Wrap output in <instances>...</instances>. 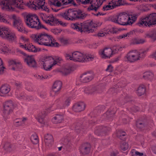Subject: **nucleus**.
I'll return each mask as SVG.
<instances>
[{
  "label": "nucleus",
  "instance_id": "1",
  "mask_svg": "<svg viewBox=\"0 0 156 156\" xmlns=\"http://www.w3.org/2000/svg\"><path fill=\"white\" fill-rule=\"evenodd\" d=\"M31 37L35 42L39 45L51 47H58L59 45L51 36L46 33L33 34Z\"/></svg>",
  "mask_w": 156,
  "mask_h": 156
},
{
  "label": "nucleus",
  "instance_id": "2",
  "mask_svg": "<svg viewBox=\"0 0 156 156\" xmlns=\"http://www.w3.org/2000/svg\"><path fill=\"white\" fill-rule=\"evenodd\" d=\"M136 15H131L126 12L119 13L112 18V21L122 25H132L136 20Z\"/></svg>",
  "mask_w": 156,
  "mask_h": 156
},
{
  "label": "nucleus",
  "instance_id": "3",
  "mask_svg": "<svg viewBox=\"0 0 156 156\" xmlns=\"http://www.w3.org/2000/svg\"><path fill=\"white\" fill-rule=\"evenodd\" d=\"M0 5L2 9L8 11H16V8L24 9V4L22 0H0Z\"/></svg>",
  "mask_w": 156,
  "mask_h": 156
},
{
  "label": "nucleus",
  "instance_id": "4",
  "mask_svg": "<svg viewBox=\"0 0 156 156\" xmlns=\"http://www.w3.org/2000/svg\"><path fill=\"white\" fill-rule=\"evenodd\" d=\"M66 59L73 60L75 62H85L92 61L94 56L91 55H84L82 53L78 51H75L71 54L66 53L65 55Z\"/></svg>",
  "mask_w": 156,
  "mask_h": 156
},
{
  "label": "nucleus",
  "instance_id": "5",
  "mask_svg": "<svg viewBox=\"0 0 156 156\" xmlns=\"http://www.w3.org/2000/svg\"><path fill=\"white\" fill-rule=\"evenodd\" d=\"M71 27L73 29L80 32H84L89 33L94 31L93 28L95 27V26L92 21H88L83 23L76 22L72 24Z\"/></svg>",
  "mask_w": 156,
  "mask_h": 156
},
{
  "label": "nucleus",
  "instance_id": "6",
  "mask_svg": "<svg viewBox=\"0 0 156 156\" xmlns=\"http://www.w3.org/2000/svg\"><path fill=\"white\" fill-rule=\"evenodd\" d=\"M25 19L27 25L30 28H35L37 29L44 28L36 15L28 14L25 17Z\"/></svg>",
  "mask_w": 156,
  "mask_h": 156
},
{
  "label": "nucleus",
  "instance_id": "7",
  "mask_svg": "<svg viewBox=\"0 0 156 156\" xmlns=\"http://www.w3.org/2000/svg\"><path fill=\"white\" fill-rule=\"evenodd\" d=\"M145 50H133L130 51L125 57V60L133 62L143 58L146 52Z\"/></svg>",
  "mask_w": 156,
  "mask_h": 156
},
{
  "label": "nucleus",
  "instance_id": "8",
  "mask_svg": "<svg viewBox=\"0 0 156 156\" xmlns=\"http://www.w3.org/2000/svg\"><path fill=\"white\" fill-rule=\"evenodd\" d=\"M62 60L61 58L59 57L53 58L47 56L44 57L40 64L43 66V68H51L56 64L60 63Z\"/></svg>",
  "mask_w": 156,
  "mask_h": 156
},
{
  "label": "nucleus",
  "instance_id": "9",
  "mask_svg": "<svg viewBox=\"0 0 156 156\" xmlns=\"http://www.w3.org/2000/svg\"><path fill=\"white\" fill-rule=\"evenodd\" d=\"M156 24V13H152L149 16L141 17L138 23L140 27H146Z\"/></svg>",
  "mask_w": 156,
  "mask_h": 156
},
{
  "label": "nucleus",
  "instance_id": "10",
  "mask_svg": "<svg viewBox=\"0 0 156 156\" xmlns=\"http://www.w3.org/2000/svg\"><path fill=\"white\" fill-rule=\"evenodd\" d=\"M0 37L11 42L15 41L16 39L15 33L10 31L9 28L5 26H0Z\"/></svg>",
  "mask_w": 156,
  "mask_h": 156
},
{
  "label": "nucleus",
  "instance_id": "11",
  "mask_svg": "<svg viewBox=\"0 0 156 156\" xmlns=\"http://www.w3.org/2000/svg\"><path fill=\"white\" fill-rule=\"evenodd\" d=\"M44 0H34L33 2L28 3L29 7L33 10L39 9L49 12V9L45 5Z\"/></svg>",
  "mask_w": 156,
  "mask_h": 156
},
{
  "label": "nucleus",
  "instance_id": "12",
  "mask_svg": "<svg viewBox=\"0 0 156 156\" xmlns=\"http://www.w3.org/2000/svg\"><path fill=\"white\" fill-rule=\"evenodd\" d=\"M9 18L13 20V27L19 32L27 33V31L23 25L21 18L18 16L12 14L9 16Z\"/></svg>",
  "mask_w": 156,
  "mask_h": 156
},
{
  "label": "nucleus",
  "instance_id": "13",
  "mask_svg": "<svg viewBox=\"0 0 156 156\" xmlns=\"http://www.w3.org/2000/svg\"><path fill=\"white\" fill-rule=\"evenodd\" d=\"M79 2H81L83 4L90 3V5L87 8L88 11H94L97 12L103 2L106 0H76Z\"/></svg>",
  "mask_w": 156,
  "mask_h": 156
},
{
  "label": "nucleus",
  "instance_id": "14",
  "mask_svg": "<svg viewBox=\"0 0 156 156\" xmlns=\"http://www.w3.org/2000/svg\"><path fill=\"white\" fill-rule=\"evenodd\" d=\"M71 100L70 98H68L64 99L62 102H61L59 99H57L55 101L54 104L46 110L47 113L50 112L51 111H53L56 109V107L57 108H64L68 107L70 103Z\"/></svg>",
  "mask_w": 156,
  "mask_h": 156
},
{
  "label": "nucleus",
  "instance_id": "15",
  "mask_svg": "<svg viewBox=\"0 0 156 156\" xmlns=\"http://www.w3.org/2000/svg\"><path fill=\"white\" fill-rule=\"evenodd\" d=\"M20 40L23 42V44L21 43L19 44V46L29 52H37L39 51L38 49L32 44L30 43L29 39L27 38L21 36L20 38Z\"/></svg>",
  "mask_w": 156,
  "mask_h": 156
},
{
  "label": "nucleus",
  "instance_id": "16",
  "mask_svg": "<svg viewBox=\"0 0 156 156\" xmlns=\"http://www.w3.org/2000/svg\"><path fill=\"white\" fill-rule=\"evenodd\" d=\"M69 20H73L76 19H83L86 17V14L81 10H75L69 9Z\"/></svg>",
  "mask_w": 156,
  "mask_h": 156
},
{
  "label": "nucleus",
  "instance_id": "17",
  "mask_svg": "<svg viewBox=\"0 0 156 156\" xmlns=\"http://www.w3.org/2000/svg\"><path fill=\"white\" fill-rule=\"evenodd\" d=\"M16 51L25 56L24 57L25 61L30 67H36L37 63L33 56L27 55L19 49H17Z\"/></svg>",
  "mask_w": 156,
  "mask_h": 156
},
{
  "label": "nucleus",
  "instance_id": "18",
  "mask_svg": "<svg viewBox=\"0 0 156 156\" xmlns=\"http://www.w3.org/2000/svg\"><path fill=\"white\" fill-rule=\"evenodd\" d=\"M93 78V74L88 72H85L81 74L79 78L76 80V84L79 85L81 83H87L90 82Z\"/></svg>",
  "mask_w": 156,
  "mask_h": 156
},
{
  "label": "nucleus",
  "instance_id": "19",
  "mask_svg": "<svg viewBox=\"0 0 156 156\" xmlns=\"http://www.w3.org/2000/svg\"><path fill=\"white\" fill-rule=\"evenodd\" d=\"M122 5L121 0H112L108 4L105 5L103 7L102 10L104 11L112 10Z\"/></svg>",
  "mask_w": 156,
  "mask_h": 156
},
{
  "label": "nucleus",
  "instance_id": "20",
  "mask_svg": "<svg viewBox=\"0 0 156 156\" xmlns=\"http://www.w3.org/2000/svg\"><path fill=\"white\" fill-rule=\"evenodd\" d=\"M45 22L51 26H55L59 24L64 26L66 24L61 21L56 19L53 15L51 14L47 16Z\"/></svg>",
  "mask_w": 156,
  "mask_h": 156
},
{
  "label": "nucleus",
  "instance_id": "21",
  "mask_svg": "<svg viewBox=\"0 0 156 156\" xmlns=\"http://www.w3.org/2000/svg\"><path fill=\"white\" fill-rule=\"evenodd\" d=\"M16 105H13L12 101H9L5 102L4 105L3 117L10 114L13 108H16Z\"/></svg>",
  "mask_w": 156,
  "mask_h": 156
},
{
  "label": "nucleus",
  "instance_id": "22",
  "mask_svg": "<svg viewBox=\"0 0 156 156\" xmlns=\"http://www.w3.org/2000/svg\"><path fill=\"white\" fill-rule=\"evenodd\" d=\"M109 127L100 126L97 127L94 131V133L98 136L105 135L106 133L111 130Z\"/></svg>",
  "mask_w": 156,
  "mask_h": 156
},
{
  "label": "nucleus",
  "instance_id": "23",
  "mask_svg": "<svg viewBox=\"0 0 156 156\" xmlns=\"http://www.w3.org/2000/svg\"><path fill=\"white\" fill-rule=\"evenodd\" d=\"M104 87H100V86L91 87H86L84 88V92L88 94H94L97 93H101Z\"/></svg>",
  "mask_w": 156,
  "mask_h": 156
},
{
  "label": "nucleus",
  "instance_id": "24",
  "mask_svg": "<svg viewBox=\"0 0 156 156\" xmlns=\"http://www.w3.org/2000/svg\"><path fill=\"white\" fill-rule=\"evenodd\" d=\"M100 57L104 58H110L113 54L112 49L110 48H105L103 50H101L99 51Z\"/></svg>",
  "mask_w": 156,
  "mask_h": 156
},
{
  "label": "nucleus",
  "instance_id": "25",
  "mask_svg": "<svg viewBox=\"0 0 156 156\" xmlns=\"http://www.w3.org/2000/svg\"><path fill=\"white\" fill-rule=\"evenodd\" d=\"M51 3L55 6L59 7L62 5H66L72 3L73 0H50Z\"/></svg>",
  "mask_w": 156,
  "mask_h": 156
},
{
  "label": "nucleus",
  "instance_id": "26",
  "mask_svg": "<svg viewBox=\"0 0 156 156\" xmlns=\"http://www.w3.org/2000/svg\"><path fill=\"white\" fill-rule=\"evenodd\" d=\"M115 87L110 88L108 91V93L113 94L115 92H117L119 90H121L122 88L126 86V81L124 80L122 82H120Z\"/></svg>",
  "mask_w": 156,
  "mask_h": 156
},
{
  "label": "nucleus",
  "instance_id": "27",
  "mask_svg": "<svg viewBox=\"0 0 156 156\" xmlns=\"http://www.w3.org/2000/svg\"><path fill=\"white\" fill-rule=\"evenodd\" d=\"M91 146L90 144L86 143L83 144L80 148L81 153L83 154H88L90 151Z\"/></svg>",
  "mask_w": 156,
  "mask_h": 156
},
{
  "label": "nucleus",
  "instance_id": "28",
  "mask_svg": "<svg viewBox=\"0 0 156 156\" xmlns=\"http://www.w3.org/2000/svg\"><path fill=\"white\" fill-rule=\"evenodd\" d=\"M85 105L83 102H80L75 104L73 106V110L76 112L83 111L85 108Z\"/></svg>",
  "mask_w": 156,
  "mask_h": 156
},
{
  "label": "nucleus",
  "instance_id": "29",
  "mask_svg": "<svg viewBox=\"0 0 156 156\" xmlns=\"http://www.w3.org/2000/svg\"><path fill=\"white\" fill-rule=\"evenodd\" d=\"M10 49L8 45L4 42H1L0 46V53H9Z\"/></svg>",
  "mask_w": 156,
  "mask_h": 156
},
{
  "label": "nucleus",
  "instance_id": "30",
  "mask_svg": "<svg viewBox=\"0 0 156 156\" xmlns=\"http://www.w3.org/2000/svg\"><path fill=\"white\" fill-rule=\"evenodd\" d=\"M16 95L17 98L20 100H25L27 101L34 100V98L32 96L27 95L24 93L19 94L17 92H16Z\"/></svg>",
  "mask_w": 156,
  "mask_h": 156
},
{
  "label": "nucleus",
  "instance_id": "31",
  "mask_svg": "<svg viewBox=\"0 0 156 156\" xmlns=\"http://www.w3.org/2000/svg\"><path fill=\"white\" fill-rule=\"evenodd\" d=\"M62 83L60 81H56L53 84L52 90L55 94L59 91L61 89Z\"/></svg>",
  "mask_w": 156,
  "mask_h": 156
},
{
  "label": "nucleus",
  "instance_id": "32",
  "mask_svg": "<svg viewBox=\"0 0 156 156\" xmlns=\"http://www.w3.org/2000/svg\"><path fill=\"white\" fill-rule=\"evenodd\" d=\"M74 70V69H57L54 71V72H60L63 75H67Z\"/></svg>",
  "mask_w": 156,
  "mask_h": 156
},
{
  "label": "nucleus",
  "instance_id": "33",
  "mask_svg": "<svg viewBox=\"0 0 156 156\" xmlns=\"http://www.w3.org/2000/svg\"><path fill=\"white\" fill-rule=\"evenodd\" d=\"M113 28H112V29L105 28L104 29L103 31H100L98 33V35L100 37H104L107 34H110L112 33H113Z\"/></svg>",
  "mask_w": 156,
  "mask_h": 156
},
{
  "label": "nucleus",
  "instance_id": "34",
  "mask_svg": "<svg viewBox=\"0 0 156 156\" xmlns=\"http://www.w3.org/2000/svg\"><path fill=\"white\" fill-rule=\"evenodd\" d=\"M10 90V86L7 84L2 85L0 89V92L4 94H6L8 93Z\"/></svg>",
  "mask_w": 156,
  "mask_h": 156
},
{
  "label": "nucleus",
  "instance_id": "35",
  "mask_svg": "<svg viewBox=\"0 0 156 156\" xmlns=\"http://www.w3.org/2000/svg\"><path fill=\"white\" fill-rule=\"evenodd\" d=\"M44 141L46 145L49 146L53 141L52 136L50 134H47L44 136Z\"/></svg>",
  "mask_w": 156,
  "mask_h": 156
},
{
  "label": "nucleus",
  "instance_id": "36",
  "mask_svg": "<svg viewBox=\"0 0 156 156\" xmlns=\"http://www.w3.org/2000/svg\"><path fill=\"white\" fill-rule=\"evenodd\" d=\"M115 111H112V109H108L105 113L104 114L103 116L105 117V119H109L111 120L112 119L110 118L112 117L115 113Z\"/></svg>",
  "mask_w": 156,
  "mask_h": 156
},
{
  "label": "nucleus",
  "instance_id": "37",
  "mask_svg": "<svg viewBox=\"0 0 156 156\" xmlns=\"http://www.w3.org/2000/svg\"><path fill=\"white\" fill-rule=\"evenodd\" d=\"M115 134V136L121 140H125V138L123 137L126 135V133L125 132L122 131V130H116V134H114V135Z\"/></svg>",
  "mask_w": 156,
  "mask_h": 156
},
{
  "label": "nucleus",
  "instance_id": "38",
  "mask_svg": "<svg viewBox=\"0 0 156 156\" xmlns=\"http://www.w3.org/2000/svg\"><path fill=\"white\" fill-rule=\"evenodd\" d=\"M63 119V117L61 115H56L51 120L52 122L55 124L61 122Z\"/></svg>",
  "mask_w": 156,
  "mask_h": 156
},
{
  "label": "nucleus",
  "instance_id": "39",
  "mask_svg": "<svg viewBox=\"0 0 156 156\" xmlns=\"http://www.w3.org/2000/svg\"><path fill=\"white\" fill-rule=\"evenodd\" d=\"M144 78L146 80H149L151 81L153 80L155 78H154L153 74L151 72H145L143 75Z\"/></svg>",
  "mask_w": 156,
  "mask_h": 156
},
{
  "label": "nucleus",
  "instance_id": "40",
  "mask_svg": "<svg viewBox=\"0 0 156 156\" xmlns=\"http://www.w3.org/2000/svg\"><path fill=\"white\" fill-rule=\"evenodd\" d=\"M9 16L4 13H0V22L9 24V22L7 18L8 17L9 18Z\"/></svg>",
  "mask_w": 156,
  "mask_h": 156
},
{
  "label": "nucleus",
  "instance_id": "41",
  "mask_svg": "<svg viewBox=\"0 0 156 156\" xmlns=\"http://www.w3.org/2000/svg\"><path fill=\"white\" fill-rule=\"evenodd\" d=\"M8 65L9 66H15L17 68L22 67V65L20 62L13 60H10L8 61Z\"/></svg>",
  "mask_w": 156,
  "mask_h": 156
},
{
  "label": "nucleus",
  "instance_id": "42",
  "mask_svg": "<svg viewBox=\"0 0 156 156\" xmlns=\"http://www.w3.org/2000/svg\"><path fill=\"white\" fill-rule=\"evenodd\" d=\"M47 114V113L44 112L41 113V114H39L37 118V120L39 122L43 125H45L44 118Z\"/></svg>",
  "mask_w": 156,
  "mask_h": 156
},
{
  "label": "nucleus",
  "instance_id": "43",
  "mask_svg": "<svg viewBox=\"0 0 156 156\" xmlns=\"http://www.w3.org/2000/svg\"><path fill=\"white\" fill-rule=\"evenodd\" d=\"M145 86L144 85H141L139 87L136 93L138 95L141 96L145 93Z\"/></svg>",
  "mask_w": 156,
  "mask_h": 156
},
{
  "label": "nucleus",
  "instance_id": "44",
  "mask_svg": "<svg viewBox=\"0 0 156 156\" xmlns=\"http://www.w3.org/2000/svg\"><path fill=\"white\" fill-rule=\"evenodd\" d=\"M69 9L66 10L64 12L62 13L61 14V16L63 17L65 19L68 20H69L70 18L69 17Z\"/></svg>",
  "mask_w": 156,
  "mask_h": 156
},
{
  "label": "nucleus",
  "instance_id": "45",
  "mask_svg": "<svg viewBox=\"0 0 156 156\" xmlns=\"http://www.w3.org/2000/svg\"><path fill=\"white\" fill-rule=\"evenodd\" d=\"M31 140L34 144H37L38 143L39 140L38 136L36 134L32 135L31 137Z\"/></svg>",
  "mask_w": 156,
  "mask_h": 156
},
{
  "label": "nucleus",
  "instance_id": "46",
  "mask_svg": "<svg viewBox=\"0 0 156 156\" xmlns=\"http://www.w3.org/2000/svg\"><path fill=\"white\" fill-rule=\"evenodd\" d=\"M145 40L143 39L135 38L133 40V43L135 44H143L145 42Z\"/></svg>",
  "mask_w": 156,
  "mask_h": 156
},
{
  "label": "nucleus",
  "instance_id": "47",
  "mask_svg": "<svg viewBox=\"0 0 156 156\" xmlns=\"http://www.w3.org/2000/svg\"><path fill=\"white\" fill-rule=\"evenodd\" d=\"M11 83L13 84H14L16 86V88L18 90L21 89L22 87L21 83L18 81L13 80L11 81Z\"/></svg>",
  "mask_w": 156,
  "mask_h": 156
},
{
  "label": "nucleus",
  "instance_id": "48",
  "mask_svg": "<svg viewBox=\"0 0 156 156\" xmlns=\"http://www.w3.org/2000/svg\"><path fill=\"white\" fill-rule=\"evenodd\" d=\"M25 86V88L27 90L29 91H32L34 90V87L31 83H26Z\"/></svg>",
  "mask_w": 156,
  "mask_h": 156
},
{
  "label": "nucleus",
  "instance_id": "49",
  "mask_svg": "<svg viewBox=\"0 0 156 156\" xmlns=\"http://www.w3.org/2000/svg\"><path fill=\"white\" fill-rule=\"evenodd\" d=\"M147 36L151 38L154 40H156V30H154L147 34Z\"/></svg>",
  "mask_w": 156,
  "mask_h": 156
},
{
  "label": "nucleus",
  "instance_id": "50",
  "mask_svg": "<svg viewBox=\"0 0 156 156\" xmlns=\"http://www.w3.org/2000/svg\"><path fill=\"white\" fill-rule=\"evenodd\" d=\"M26 119L27 118H23L22 119H17L15 122V123H19L18 124H17V125H20L24 123Z\"/></svg>",
  "mask_w": 156,
  "mask_h": 156
},
{
  "label": "nucleus",
  "instance_id": "51",
  "mask_svg": "<svg viewBox=\"0 0 156 156\" xmlns=\"http://www.w3.org/2000/svg\"><path fill=\"white\" fill-rule=\"evenodd\" d=\"M122 47L118 45L114 47L112 49L113 54L117 53L119 51H122Z\"/></svg>",
  "mask_w": 156,
  "mask_h": 156
},
{
  "label": "nucleus",
  "instance_id": "52",
  "mask_svg": "<svg viewBox=\"0 0 156 156\" xmlns=\"http://www.w3.org/2000/svg\"><path fill=\"white\" fill-rule=\"evenodd\" d=\"M120 148L123 151H126L128 148V144L127 143L123 142L120 145Z\"/></svg>",
  "mask_w": 156,
  "mask_h": 156
},
{
  "label": "nucleus",
  "instance_id": "53",
  "mask_svg": "<svg viewBox=\"0 0 156 156\" xmlns=\"http://www.w3.org/2000/svg\"><path fill=\"white\" fill-rule=\"evenodd\" d=\"M131 152L133 155H135L136 156H142L143 155V153L139 152L134 149L132 150L131 151Z\"/></svg>",
  "mask_w": 156,
  "mask_h": 156
},
{
  "label": "nucleus",
  "instance_id": "54",
  "mask_svg": "<svg viewBox=\"0 0 156 156\" xmlns=\"http://www.w3.org/2000/svg\"><path fill=\"white\" fill-rule=\"evenodd\" d=\"M60 41L61 44L63 45H66L69 43L68 40L64 38H60Z\"/></svg>",
  "mask_w": 156,
  "mask_h": 156
},
{
  "label": "nucleus",
  "instance_id": "55",
  "mask_svg": "<svg viewBox=\"0 0 156 156\" xmlns=\"http://www.w3.org/2000/svg\"><path fill=\"white\" fill-rule=\"evenodd\" d=\"M132 32H130L127 33L126 34H124L122 35H121L119 36L118 38L119 39H121L122 38H125L126 37H129V35H130L131 34Z\"/></svg>",
  "mask_w": 156,
  "mask_h": 156
},
{
  "label": "nucleus",
  "instance_id": "56",
  "mask_svg": "<svg viewBox=\"0 0 156 156\" xmlns=\"http://www.w3.org/2000/svg\"><path fill=\"white\" fill-rule=\"evenodd\" d=\"M11 145L9 144H5L4 146V148L7 151H9L10 149L11 148Z\"/></svg>",
  "mask_w": 156,
  "mask_h": 156
},
{
  "label": "nucleus",
  "instance_id": "57",
  "mask_svg": "<svg viewBox=\"0 0 156 156\" xmlns=\"http://www.w3.org/2000/svg\"><path fill=\"white\" fill-rule=\"evenodd\" d=\"M136 124L137 127L140 129L142 128L144 126V124L139 122H136Z\"/></svg>",
  "mask_w": 156,
  "mask_h": 156
},
{
  "label": "nucleus",
  "instance_id": "58",
  "mask_svg": "<svg viewBox=\"0 0 156 156\" xmlns=\"http://www.w3.org/2000/svg\"><path fill=\"white\" fill-rule=\"evenodd\" d=\"M39 96L41 98H44L46 96V93L45 91H41L38 94Z\"/></svg>",
  "mask_w": 156,
  "mask_h": 156
},
{
  "label": "nucleus",
  "instance_id": "59",
  "mask_svg": "<svg viewBox=\"0 0 156 156\" xmlns=\"http://www.w3.org/2000/svg\"><path fill=\"white\" fill-rule=\"evenodd\" d=\"M48 15H46V14L44 13H41L40 14V16L42 19L45 22L46 18L47 17Z\"/></svg>",
  "mask_w": 156,
  "mask_h": 156
},
{
  "label": "nucleus",
  "instance_id": "60",
  "mask_svg": "<svg viewBox=\"0 0 156 156\" xmlns=\"http://www.w3.org/2000/svg\"><path fill=\"white\" fill-rule=\"evenodd\" d=\"M35 76L37 79L39 80H43V79H47L48 77V76H46L44 77L39 75H36Z\"/></svg>",
  "mask_w": 156,
  "mask_h": 156
},
{
  "label": "nucleus",
  "instance_id": "61",
  "mask_svg": "<svg viewBox=\"0 0 156 156\" xmlns=\"http://www.w3.org/2000/svg\"><path fill=\"white\" fill-rule=\"evenodd\" d=\"M0 68H5V66L2 59L0 58Z\"/></svg>",
  "mask_w": 156,
  "mask_h": 156
},
{
  "label": "nucleus",
  "instance_id": "62",
  "mask_svg": "<svg viewBox=\"0 0 156 156\" xmlns=\"http://www.w3.org/2000/svg\"><path fill=\"white\" fill-rule=\"evenodd\" d=\"M139 110V108L138 107L136 106H134L132 108V110H133V112H136L138 111Z\"/></svg>",
  "mask_w": 156,
  "mask_h": 156
},
{
  "label": "nucleus",
  "instance_id": "63",
  "mask_svg": "<svg viewBox=\"0 0 156 156\" xmlns=\"http://www.w3.org/2000/svg\"><path fill=\"white\" fill-rule=\"evenodd\" d=\"M118 153L117 151H113L111 154V156H116Z\"/></svg>",
  "mask_w": 156,
  "mask_h": 156
},
{
  "label": "nucleus",
  "instance_id": "64",
  "mask_svg": "<svg viewBox=\"0 0 156 156\" xmlns=\"http://www.w3.org/2000/svg\"><path fill=\"white\" fill-rule=\"evenodd\" d=\"M152 150L153 153L156 154V145L152 147Z\"/></svg>",
  "mask_w": 156,
  "mask_h": 156
}]
</instances>
